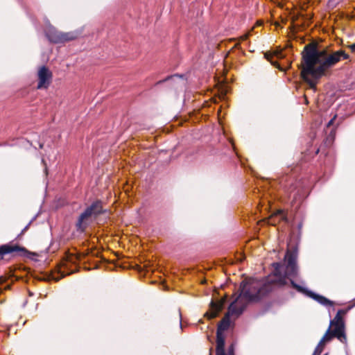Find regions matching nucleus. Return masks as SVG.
Listing matches in <instances>:
<instances>
[{
    "label": "nucleus",
    "mask_w": 355,
    "mask_h": 355,
    "mask_svg": "<svg viewBox=\"0 0 355 355\" xmlns=\"http://www.w3.org/2000/svg\"><path fill=\"white\" fill-rule=\"evenodd\" d=\"M301 55V76L313 89H315L318 80L327 69L333 67L341 59L349 58V55L343 50L329 54L326 49H318V44L314 42L305 45Z\"/></svg>",
    "instance_id": "nucleus-1"
},
{
    "label": "nucleus",
    "mask_w": 355,
    "mask_h": 355,
    "mask_svg": "<svg viewBox=\"0 0 355 355\" xmlns=\"http://www.w3.org/2000/svg\"><path fill=\"white\" fill-rule=\"evenodd\" d=\"M297 259V251L296 248L293 250H287L284 257L286 261L284 273L282 274V263L280 262H274L272 263V266L274 268L272 275L275 278L266 282H270L272 286L273 284H276L282 286L286 284V279H289L291 283V280H293V279L296 278L298 275Z\"/></svg>",
    "instance_id": "nucleus-2"
},
{
    "label": "nucleus",
    "mask_w": 355,
    "mask_h": 355,
    "mask_svg": "<svg viewBox=\"0 0 355 355\" xmlns=\"http://www.w3.org/2000/svg\"><path fill=\"white\" fill-rule=\"evenodd\" d=\"M239 290L240 293L236 298L237 300L242 296L248 302H257L272 291V286L270 282L249 278L241 283Z\"/></svg>",
    "instance_id": "nucleus-3"
},
{
    "label": "nucleus",
    "mask_w": 355,
    "mask_h": 355,
    "mask_svg": "<svg viewBox=\"0 0 355 355\" xmlns=\"http://www.w3.org/2000/svg\"><path fill=\"white\" fill-rule=\"evenodd\" d=\"M107 212V209L103 208V202L101 200L93 201L78 216L75 225L76 231L84 233L92 223V218H96Z\"/></svg>",
    "instance_id": "nucleus-4"
},
{
    "label": "nucleus",
    "mask_w": 355,
    "mask_h": 355,
    "mask_svg": "<svg viewBox=\"0 0 355 355\" xmlns=\"http://www.w3.org/2000/svg\"><path fill=\"white\" fill-rule=\"evenodd\" d=\"M237 302V299H235L229 306L228 307V312L225 314V317L223 318V320L219 322L217 327L216 333L218 334H223V331L228 329L230 325V315L236 314V315H241L244 311L245 306H242L239 308H237L235 304Z\"/></svg>",
    "instance_id": "nucleus-5"
},
{
    "label": "nucleus",
    "mask_w": 355,
    "mask_h": 355,
    "mask_svg": "<svg viewBox=\"0 0 355 355\" xmlns=\"http://www.w3.org/2000/svg\"><path fill=\"white\" fill-rule=\"evenodd\" d=\"M291 286L297 292L305 295L324 306H332L334 305V302L326 297L315 293L313 291L297 284L294 280H291Z\"/></svg>",
    "instance_id": "nucleus-6"
},
{
    "label": "nucleus",
    "mask_w": 355,
    "mask_h": 355,
    "mask_svg": "<svg viewBox=\"0 0 355 355\" xmlns=\"http://www.w3.org/2000/svg\"><path fill=\"white\" fill-rule=\"evenodd\" d=\"M30 254L31 252L26 248L17 244H12V242L0 245V261L6 254L28 257Z\"/></svg>",
    "instance_id": "nucleus-7"
},
{
    "label": "nucleus",
    "mask_w": 355,
    "mask_h": 355,
    "mask_svg": "<svg viewBox=\"0 0 355 355\" xmlns=\"http://www.w3.org/2000/svg\"><path fill=\"white\" fill-rule=\"evenodd\" d=\"M45 35L49 42L54 44L64 43L74 39L69 33H61L52 26L46 30Z\"/></svg>",
    "instance_id": "nucleus-8"
},
{
    "label": "nucleus",
    "mask_w": 355,
    "mask_h": 355,
    "mask_svg": "<svg viewBox=\"0 0 355 355\" xmlns=\"http://www.w3.org/2000/svg\"><path fill=\"white\" fill-rule=\"evenodd\" d=\"M53 73L50 69L45 65L40 67L37 71V89H47L52 82Z\"/></svg>",
    "instance_id": "nucleus-9"
},
{
    "label": "nucleus",
    "mask_w": 355,
    "mask_h": 355,
    "mask_svg": "<svg viewBox=\"0 0 355 355\" xmlns=\"http://www.w3.org/2000/svg\"><path fill=\"white\" fill-rule=\"evenodd\" d=\"M334 338H336L340 342L345 344V346H347V339L345 332H343L340 331L339 328H333L330 326L328 327L325 334L320 340V343H324V342H329Z\"/></svg>",
    "instance_id": "nucleus-10"
},
{
    "label": "nucleus",
    "mask_w": 355,
    "mask_h": 355,
    "mask_svg": "<svg viewBox=\"0 0 355 355\" xmlns=\"http://www.w3.org/2000/svg\"><path fill=\"white\" fill-rule=\"evenodd\" d=\"M280 184L288 194L291 195L294 193V199L296 198L297 195L300 194V190L298 189L299 183L294 178L288 175H284L280 180Z\"/></svg>",
    "instance_id": "nucleus-11"
},
{
    "label": "nucleus",
    "mask_w": 355,
    "mask_h": 355,
    "mask_svg": "<svg viewBox=\"0 0 355 355\" xmlns=\"http://www.w3.org/2000/svg\"><path fill=\"white\" fill-rule=\"evenodd\" d=\"M352 306H348L347 309L338 310L334 318L330 320V327L339 328L340 331L345 332V324L341 314H345Z\"/></svg>",
    "instance_id": "nucleus-12"
},
{
    "label": "nucleus",
    "mask_w": 355,
    "mask_h": 355,
    "mask_svg": "<svg viewBox=\"0 0 355 355\" xmlns=\"http://www.w3.org/2000/svg\"><path fill=\"white\" fill-rule=\"evenodd\" d=\"M225 301H226V299L223 298V299H221L218 302H214V301L211 302V303H210V310H211L210 318H214L218 315V313L223 309Z\"/></svg>",
    "instance_id": "nucleus-13"
},
{
    "label": "nucleus",
    "mask_w": 355,
    "mask_h": 355,
    "mask_svg": "<svg viewBox=\"0 0 355 355\" xmlns=\"http://www.w3.org/2000/svg\"><path fill=\"white\" fill-rule=\"evenodd\" d=\"M225 337L223 334L216 333V355H225L226 354L225 352Z\"/></svg>",
    "instance_id": "nucleus-14"
},
{
    "label": "nucleus",
    "mask_w": 355,
    "mask_h": 355,
    "mask_svg": "<svg viewBox=\"0 0 355 355\" xmlns=\"http://www.w3.org/2000/svg\"><path fill=\"white\" fill-rule=\"evenodd\" d=\"M323 345H324V343H320V341L318 345L315 348L313 355H320L322 353V352L323 351V348H324Z\"/></svg>",
    "instance_id": "nucleus-15"
},
{
    "label": "nucleus",
    "mask_w": 355,
    "mask_h": 355,
    "mask_svg": "<svg viewBox=\"0 0 355 355\" xmlns=\"http://www.w3.org/2000/svg\"><path fill=\"white\" fill-rule=\"evenodd\" d=\"M234 345L232 344L230 346H229L228 349H227V354H226L227 355H234Z\"/></svg>",
    "instance_id": "nucleus-16"
},
{
    "label": "nucleus",
    "mask_w": 355,
    "mask_h": 355,
    "mask_svg": "<svg viewBox=\"0 0 355 355\" xmlns=\"http://www.w3.org/2000/svg\"><path fill=\"white\" fill-rule=\"evenodd\" d=\"M33 220H31L25 227L24 228L21 230V234H24L25 232H26L28 230V229L29 228V226L31 225V223H32Z\"/></svg>",
    "instance_id": "nucleus-17"
},
{
    "label": "nucleus",
    "mask_w": 355,
    "mask_h": 355,
    "mask_svg": "<svg viewBox=\"0 0 355 355\" xmlns=\"http://www.w3.org/2000/svg\"><path fill=\"white\" fill-rule=\"evenodd\" d=\"M336 117V115H335V116H334V117H333V118H332V119H331V120L327 123V128H329V127H330L331 125H333V123H334V121L335 120Z\"/></svg>",
    "instance_id": "nucleus-18"
},
{
    "label": "nucleus",
    "mask_w": 355,
    "mask_h": 355,
    "mask_svg": "<svg viewBox=\"0 0 355 355\" xmlns=\"http://www.w3.org/2000/svg\"><path fill=\"white\" fill-rule=\"evenodd\" d=\"M352 52H355V43L348 46Z\"/></svg>",
    "instance_id": "nucleus-19"
},
{
    "label": "nucleus",
    "mask_w": 355,
    "mask_h": 355,
    "mask_svg": "<svg viewBox=\"0 0 355 355\" xmlns=\"http://www.w3.org/2000/svg\"><path fill=\"white\" fill-rule=\"evenodd\" d=\"M302 223H300L297 225V227L299 230H300L302 228Z\"/></svg>",
    "instance_id": "nucleus-20"
},
{
    "label": "nucleus",
    "mask_w": 355,
    "mask_h": 355,
    "mask_svg": "<svg viewBox=\"0 0 355 355\" xmlns=\"http://www.w3.org/2000/svg\"><path fill=\"white\" fill-rule=\"evenodd\" d=\"M21 235H22V234H21V233H20V234H19L17 235V236L15 238V240L19 239V238L21 237Z\"/></svg>",
    "instance_id": "nucleus-21"
},
{
    "label": "nucleus",
    "mask_w": 355,
    "mask_h": 355,
    "mask_svg": "<svg viewBox=\"0 0 355 355\" xmlns=\"http://www.w3.org/2000/svg\"><path fill=\"white\" fill-rule=\"evenodd\" d=\"M44 147V144L40 143V148H42Z\"/></svg>",
    "instance_id": "nucleus-22"
},
{
    "label": "nucleus",
    "mask_w": 355,
    "mask_h": 355,
    "mask_svg": "<svg viewBox=\"0 0 355 355\" xmlns=\"http://www.w3.org/2000/svg\"><path fill=\"white\" fill-rule=\"evenodd\" d=\"M180 317L181 318V314L180 313ZM180 326L182 328V320H181V319L180 320Z\"/></svg>",
    "instance_id": "nucleus-23"
},
{
    "label": "nucleus",
    "mask_w": 355,
    "mask_h": 355,
    "mask_svg": "<svg viewBox=\"0 0 355 355\" xmlns=\"http://www.w3.org/2000/svg\"><path fill=\"white\" fill-rule=\"evenodd\" d=\"M278 214H281V215H282V211H278Z\"/></svg>",
    "instance_id": "nucleus-24"
},
{
    "label": "nucleus",
    "mask_w": 355,
    "mask_h": 355,
    "mask_svg": "<svg viewBox=\"0 0 355 355\" xmlns=\"http://www.w3.org/2000/svg\"><path fill=\"white\" fill-rule=\"evenodd\" d=\"M169 78H170V77L168 76V77H167V78H166L164 81H165V80H168V79H169Z\"/></svg>",
    "instance_id": "nucleus-25"
},
{
    "label": "nucleus",
    "mask_w": 355,
    "mask_h": 355,
    "mask_svg": "<svg viewBox=\"0 0 355 355\" xmlns=\"http://www.w3.org/2000/svg\"><path fill=\"white\" fill-rule=\"evenodd\" d=\"M334 133V130H331V135H332Z\"/></svg>",
    "instance_id": "nucleus-26"
},
{
    "label": "nucleus",
    "mask_w": 355,
    "mask_h": 355,
    "mask_svg": "<svg viewBox=\"0 0 355 355\" xmlns=\"http://www.w3.org/2000/svg\"><path fill=\"white\" fill-rule=\"evenodd\" d=\"M324 355H328V354H327V353H326V354H324Z\"/></svg>",
    "instance_id": "nucleus-27"
},
{
    "label": "nucleus",
    "mask_w": 355,
    "mask_h": 355,
    "mask_svg": "<svg viewBox=\"0 0 355 355\" xmlns=\"http://www.w3.org/2000/svg\"><path fill=\"white\" fill-rule=\"evenodd\" d=\"M225 355H227V354H225Z\"/></svg>",
    "instance_id": "nucleus-28"
}]
</instances>
